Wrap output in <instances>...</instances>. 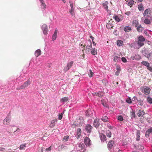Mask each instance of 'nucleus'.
Instances as JSON below:
<instances>
[{
    "mask_svg": "<svg viewBox=\"0 0 152 152\" xmlns=\"http://www.w3.org/2000/svg\"><path fill=\"white\" fill-rule=\"evenodd\" d=\"M31 84L30 80H28L27 81L25 82L24 83L20 86H18L17 88V90H20L24 89L26 88Z\"/></svg>",
    "mask_w": 152,
    "mask_h": 152,
    "instance_id": "obj_1",
    "label": "nucleus"
},
{
    "mask_svg": "<svg viewBox=\"0 0 152 152\" xmlns=\"http://www.w3.org/2000/svg\"><path fill=\"white\" fill-rule=\"evenodd\" d=\"M84 147L85 145L83 143H80L78 146L77 147V152H84L85 151Z\"/></svg>",
    "mask_w": 152,
    "mask_h": 152,
    "instance_id": "obj_2",
    "label": "nucleus"
},
{
    "mask_svg": "<svg viewBox=\"0 0 152 152\" xmlns=\"http://www.w3.org/2000/svg\"><path fill=\"white\" fill-rule=\"evenodd\" d=\"M152 12V9H147L145 11L143 14V16L146 18L148 17L151 15V13Z\"/></svg>",
    "mask_w": 152,
    "mask_h": 152,
    "instance_id": "obj_3",
    "label": "nucleus"
},
{
    "mask_svg": "<svg viewBox=\"0 0 152 152\" xmlns=\"http://www.w3.org/2000/svg\"><path fill=\"white\" fill-rule=\"evenodd\" d=\"M151 89L148 87H144L142 89V91L146 95H148L150 92Z\"/></svg>",
    "mask_w": 152,
    "mask_h": 152,
    "instance_id": "obj_4",
    "label": "nucleus"
},
{
    "mask_svg": "<svg viewBox=\"0 0 152 152\" xmlns=\"http://www.w3.org/2000/svg\"><path fill=\"white\" fill-rule=\"evenodd\" d=\"M10 117L9 115H8L5 118L3 121V124H4L6 125H8L10 124Z\"/></svg>",
    "mask_w": 152,
    "mask_h": 152,
    "instance_id": "obj_5",
    "label": "nucleus"
},
{
    "mask_svg": "<svg viewBox=\"0 0 152 152\" xmlns=\"http://www.w3.org/2000/svg\"><path fill=\"white\" fill-rule=\"evenodd\" d=\"M77 122L75 121L74 122V124L76 126H80L82 125V123L83 122L82 118L81 117L79 118L78 120H77Z\"/></svg>",
    "mask_w": 152,
    "mask_h": 152,
    "instance_id": "obj_6",
    "label": "nucleus"
},
{
    "mask_svg": "<svg viewBox=\"0 0 152 152\" xmlns=\"http://www.w3.org/2000/svg\"><path fill=\"white\" fill-rule=\"evenodd\" d=\"M41 28L43 31V34L45 35L47 34L48 28L47 26L45 24H43L41 26Z\"/></svg>",
    "mask_w": 152,
    "mask_h": 152,
    "instance_id": "obj_7",
    "label": "nucleus"
},
{
    "mask_svg": "<svg viewBox=\"0 0 152 152\" xmlns=\"http://www.w3.org/2000/svg\"><path fill=\"white\" fill-rule=\"evenodd\" d=\"M73 63V61H71L67 65V66L65 67L64 69V71L66 72L69 70L70 68L72 66V64Z\"/></svg>",
    "mask_w": 152,
    "mask_h": 152,
    "instance_id": "obj_8",
    "label": "nucleus"
},
{
    "mask_svg": "<svg viewBox=\"0 0 152 152\" xmlns=\"http://www.w3.org/2000/svg\"><path fill=\"white\" fill-rule=\"evenodd\" d=\"M70 145L67 144L63 145L61 146H59L58 147V150L60 151L61 149H68Z\"/></svg>",
    "mask_w": 152,
    "mask_h": 152,
    "instance_id": "obj_9",
    "label": "nucleus"
},
{
    "mask_svg": "<svg viewBox=\"0 0 152 152\" xmlns=\"http://www.w3.org/2000/svg\"><path fill=\"white\" fill-rule=\"evenodd\" d=\"M92 127L90 124H87L85 127V129L88 133H90L92 130Z\"/></svg>",
    "mask_w": 152,
    "mask_h": 152,
    "instance_id": "obj_10",
    "label": "nucleus"
},
{
    "mask_svg": "<svg viewBox=\"0 0 152 152\" xmlns=\"http://www.w3.org/2000/svg\"><path fill=\"white\" fill-rule=\"evenodd\" d=\"M152 132V128L148 129L146 132L145 136L146 137H148L149 136L150 134Z\"/></svg>",
    "mask_w": 152,
    "mask_h": 152,
    "instance_id": "obj_11",
    "label": "nucleus"
},
{
    "mask_svg": "<svg viewBox=\"0 0 152 152\" xmlns=\"http://www.w3.org/2000/svg\"><path fill=\"white\" fill-rule=\"evenodd\" d=\"M134 3V1L133 0H128L126 1V4L130 7H131Z\"/></svg>",
    "mask_w": 152,
    "mask_h": 152,
    "instance_id": "obj_12",
    "label": "nucleus"
},
{
    "mask_svg": "<svg viewBox=\"0 0 152 152\" xmlns=\"http://www.w3.org/2000/svg\"><path fill=\"white\" fill-rule=\"evenodd\" d=\"M88 42L90 45H87L86 47V53H88L89 51V50L92 47V44L91 42L89 41Z\"/></svg>",
    "mask_w": 152,
    "mask_h": 152,
    "instance_id": "obj_13",
    "label": "nucleus"
},
{
    "mask_svg": "<svg viewBox=\"0 0 152 152\" xmlns=\"http://www.w3.org/2000/svg\"><path fill=\"white\" fill-rule=\"evenodd\" d=\"M90 140L89 138L88 137H86L84 140V142L86 145H88L90 143Z\"/></svg>",
    "mask_w": 152,
    "mask_h": 152,
    "instance_id": "obj_14",
    "label": "nucleus"
},
{
    "mask_svg": "<svg viewBox=\"0 0 152 152\" xmlns=\"http://www.w3.org/2000/svg\"><path fill=\"white\" fill-rule=\"evenodd\" d=\"M145 114V113L143 110H140L137 113V115L138 116L140 117V116H142Z\"/></svg>",
    "mask_w": 152,
    "mask_h": 152,
    "instance_id": "obj_15",
    "label": "nucleus"
},
{
    "mask_svg": "<svg viewBox=\"0 0 152 152\" xmlns=\"http://www.w3.org/2000/svg\"><path fill=\"white\" fill-rule=\"evenodd\" d=\"M114 143V141H110L109 142L108 144V148L109 149H111L112 148L113 146Z\"/></svg>",
    "mask_w": 152,
    "mask_h": 152,
    "instance_id": "obj_16",
    "label": "nucleus"
},
{
    "mask_svg": "<svg viewBox=\"0 0 152 152\" xmlns=\"http://www.w3.org/2000/svg\"><path fill=\"white\" fill-rule=\"evenodd\" d=\"M57 32L58 30H56L52 37V40L53 41H54L56 39L57 37Z\"/></svg>",
    "mask_w": 152,
    "mask_h": 152,
    "instance_id": "obj_17",
    "label": "nucleus"
},
{
    "mask_svg": "<svg viewBox=\"0 0 152 152\" xmlns=\"http://www.w3.org/2000/svg\"><path fill=\"white\" fill-rule=\"evenodd\" d=\"M57 119H54L52 120L51 122V124L50 125V126L51 128H53L55 126L56 123L57 122Z\"/></svg>",
    "mask_w": 152,
    "mask_h": 152,
    "instance_id": "obj_18",
    "label": "nucleus"
},
{
    "mask_svg": "<svg viewBox=\"0 0 152 152\" xmlns=\"http://www.w3.org/2000/svg\"><path fill=\"white\" fill-rule=\"evenodd\" d=\"M97 119H96L94 120L93 124L96 128L98 127L99 126V123Z\"/></svg>",
    "mask_w": 152,
    "mask_h": 152,
    "instance_id": "obj_19",
    "label": "nucleus"
},
{
    "mask_svg": "<svg viewBox=\"0 0 152 152\" xmlns=\"http://www.w3.org/2000/svg\"><path fill=\"white\" fill-rule=\"evenodd\" d=\"M81 134V129L80 128H78L77 129V138H79Z\"/></svg>",
    "mask_w": 152,
    "mask_h": 152,
    "instance_id": "obj_20",
    "label": "nucleus"
},
{
    "mask_svg": "<svg viewBox=\"0 0 152 152\" xmlns=\"http://www.w3.org/2000/svg\"><path fill=\"white\" fill-rule=\"evenodd\" d=\"M91 53L93 55H95L97 54V52L96 49L95 48H92L91 49Z\"/></svg>",
    "mask_w": 152,
    "mask_h": 152,
    "instance_id": "obj_21",
    "label": "nucleus"
},
{
    "mask_svg": "<svg viewBox=\"0 0 152 152\" xmlns=\"http://www.w3.org/2000/svg\"><path fill=\"white\" fill-rule=\"evenodd\" d=\"M100 139L101 141L104 142V141H106V137L105 135L103 134H102L100 135Z\"/></svg>",
    "mask_w": 152,
    "mask_h": 152,
    "instance_id": "obj_22",
    "label": "nucleus"
},
{
    "mask_svg": "<svg viewBox=\"0 0 152 152\" xmlns=\"http://www.w3.org/2000/svg\"><path fill=\"white\" fill-rule=\"evenodd\" d=\"M140 132L139 130H137V137L136 138V140L137 141H139L140 140Z\"/></svg>",
    "mask_w": 152,
    "mask_h": 152,
    "instance_id": "obj_23",
    "label": "nucleus"
},
{
    "mask_svg": "<svg viewBox=\"0 0 152 152\" xmlns=\"http://www.w3.org/2000/svg\"><path fill=\"white\" fill-rule=\"evenodd\" d=\"M26 144H22L20 146L19 149L20 150H24L26 147Z\"/></svg>",
    "mask_w": 152,
    "mask_h": 152,
    "instance_id": "obj_24",
    "label": "nucleus"
},
{
    "mask_svg": "<svg viewBox=\"0 0 152 152\" xmlns=\"http://www.w3.org/2000/svg\"><path fill=\"white\" fill-rule=\"evenodd\" d=\"M40 54L41 51L39 49L37 50L35 52V55L36 57H38Z\"/></svg>",
    "mask_w": 152,
    "mask_h": 152,
    "instance_id": "obj_25",
    "label": "nucleus"
},
{
    "mask_svg": "<svg viewBox=\"0 0 152 152\" xmlns=\"http://www.w3.org/2000/svg\"><path fill=\"white\" fill-rule=\"evenodd\" d=\"M41 4V7L42 9H44L46 7V5L44 1L43 0H39Z\"/></svg>",
    "mask_w": 152,
    "mask_h": 152,
    "instance_id": "obj_26",
    "label": "nucleus"
},
{
    "mask_svg": "<svg viewBox=\"0 0 152 152\" xmlns=\"http://www.w3.org/2000/svg\"><path fill=\"white\" fill-rule=\"evenodd\" d=\"M131 28L129 26H125L124 28V30L126 32H129L131 30Z\"/></svg>",
    "mask_w": 152,
    "mask_h": 152,
    "instance_id": "obj_27",
    "label": "nucleus"
},
{
    "mask_svg": "<svg viewBox=\"0 0 152 152\" xmlns=\"http://www.w3.org/2000/svg\"><path fill=\"white\" fill-rule=\"evenodd\" d=\"M137 31L139 32H141L143 30V28L142 27L141 25H140L138 26L137 27Z\"/></svg>",
    "mask_w": 152,
    "mask_h": 152,
    "instance_id": "obj_28",
    "label": "nucleus"
},
{
    "mask_svg": "<svg viewBox=\"0 0 152 152\" xmlns=\"http://www.w3.org/2000/svg\"><path fill=\"white\" fill-rule=\"evenodd\" d=\"M68 100V98L67 97H65L61 99V102L62 103L65 102Z\"/></svg>",
    "mask_w": 152,
    "mask_h": 152,
    "instance_id": "obj_29",
    "label": "nucleus"
},
{
    "mask_svg": "<svg viewBox=\"0 0 152 152\" xmlns=\"http://www.w3.org/2000/svg\"><path fill=\"white\" fill-rule=\"evenodd\" d=\"M92 114V113L90 110H88L86 112V114L87 116H91Z\"/></svg>",
    "mask_w": 152,
    "mask_h": 152,
    "instance_id": "obj_30",
    "label": "nucleus"
},
{
    "mask_svg": "<svg viewBox=\"0 0 152 152\" xmlns=\"http://www.w3.org/2000/svg\"><path fill=\"white\" fill-rule=\"evenodd\" d=\"M117 45L119 46L123 45V42L121 40H118L117 41Z\"/></svg>",
    "mask_w": 152,
    "mask_h": 152,
    "instance_id": "obj_31",
    "label": "nucleus"
},
{
    "mask_svg": "<svg viewBox=\"0 0 152 152\" xmlns=\"http://www.w3.org/2000/svg\"><path fill=\"white\" fill-rule=\"evenodd\" d=\"M141 64H142L143 65H144L146 66L147 68L149 66V64L148 63V62L146 61H142L141 62Z\"/></svg>",
    "mask_w": 152,
    "mask_h": 152,
    "instance_id": "obj_32",
    "label": "nucleus"
},
{
    "mask_svg": "<svg viewBox=\"0 0 152 152\" xmlns=\"http://www.w3.org/2000/svg\"><path fill=\"white\" fill-rule=\"evenodd\" d=\"M137 42H134L133 43L129 45V46L131 48H137Z\"/></svg>",
    "mask_w": 152,
    "mask_h": 152,
    "instance_id": "obj_33",
    "label": "nucleus"
},
{
    "mask_svg": "<svg viewBox=\"0 0 152 152\" xmlns=\"http://www.w3.org/2000/svg\"><path fill=\"white\" fill-rule=\"evenodd\" d=\"M133 24L136 27L140 25L138 24V22L137 20H135L133 21Z\"/></svg>",
    "mask_w": 152,
    "mask_h": 152,
    "instance_id": "obj_34",
    "label": "nucleus"
},
{
    "mask_svg": "<svg viewBox=\"0 0 152 152\" xmlns=\"http://www.w3.org/2000/svg\"><path fill=\"white\" fill-rule=\"evenodd\" d=\"M137 44L138 45L139 48H140L144 45L143 42L140 41H138L137 42Z\"/></svg>",
    "mask_w": 152,
    "mask_h": 152,
    "instance_id": "obj_35",
    "label": "nucleus"
},
{
    "mask_svg": "<svg viewBox=\"0 0 152 152\" xmlns=\"http://www.w3.org/2000/svg\"><path fill=\"white\" fill-rule=\"evenodd\" d=\"M136 148L137 149H140V150H142L144 148V147L143 146H142L141 145H137L136 147Z\"/></svg>",
    "mask_w": 152,
    "mask_h": 152,
    "instance_id": "obj_36",
    "label": "nucleus"
},
{
    "mask_svg": "<svg viewBox=\"0 0 152 152\" xmlns=\"http://www.w3.org/2000/svg\"><path fill=\"white\" fill-rule=\"evenodd\" d=\"M101 120L104 122H107L108 121V118L107 116H104L102 117Z\"/></svg>",
    "mask_w": 152,
    "mask_h": 152,
    "instance_id": "obj_37",
    "label": "nucleus"
},
{
    "mask_svg": "<svg viewBox=\"0 0 152 152\" xmlns=\"http://www.w3.org/2000/svg\"><path fill=\"white\" fill-rule=\"evenodd\" d=\"M138 9L140 11H143L144 10V7L142 4L139 5L138 6Z\"/></svg>",
    "mask_w": 152,
    "mask_h": 152,
    "instance_id": "obj_38",
    "label": "nucleus"
},
{
    "mask_svg": "<svg viewBox=\"0 0 152 152\" xmlns=\"http://www.w3.org/2000/svg\"><path fill=\"white\" fill-rule=\"evenodd\" d=\"M106 134L107 136L109 137H110L111 136V133L109 130L106 131Z\"/></svg>",
    "mask_w": 152,
    "mask_h": 152,
    "instance_id": "obj_39",
    "label": "nucleus"
},
{
    "mask_svg": "<svg viewBox=\"0 0 152 152\" xmlns=\"http://www.w3.org/2000/svg\"><path fill=\"white\" fill-rule=\"evenodd\" d=\"M147 100L149 104H152V98L150 97H148L147 98Z\"/></svg>",
    "mask_w": 152,
    "mask_h": 152,
    "instance_id": "obj_40",
    "label": "nucleus"
},
{
    "mask_svg": "<svg viewBox=\"0 0 152 152\" xmlns=\"http://www.w3.org/2000/svg\"><path fill=\"white\" fill-rule=\"evenodd\" d=\"M138 41H142V42H144L145 39L142 36H140L138 38Z\"/></svg>",
    "mask_w": 152,
    "mask_h": 152,
    "instance_id": "obj_41",
    "label": "nucleus"
},
{
    "mask_svg": "<svg viewBox=\"0 0 152 152\" xmlns=\"http://www.w3.org/2000/svg\"><path fill=\"white\" fill-rule=\"evenodd\" d=\"M94 73L91 70H90L88 72V75L90 77H91L93 75Z\"/></svg>",
    "mask_w": 152,
    "mask_h": 152,
    "instance_id": "obj_42",
    "label": "nucleus"
},
{
    "mask_svg": "<svg viewBox=\"0 0 152 152\" xmlns=\"http://www.w3.org/2000/svg\"><path fill=\"white\" fill-rule=\"evenodd\" d=\"M126 102L128 103H131L132 102V100L130 97L127 98L126 99Z\"/></svg>",
    "mask_w": 152,
    "mask_h": 152,
    "instance_id": "obj_43",
    "label": "nucleus"
},
{
    "mask_svg": "<svg viewBox=\"0 0 152 152\" xmlns=\"http://www.w3.org/2000/svg\"><path fill=\"white\" fill-rule=\"evenodd\" d=\"M144 22L146 24H149L151 23V21L148 19H146L144 21Z\"/></svg>",
    "mask_w": 152,
    "mask_h": 152,
    "instance_id": "obj_44",
    "label": "nucleus"
},
{
    "mask_svg": "<svg viewBox=\"0 0 152 152\" xmlns=\"http://www.w3.org/2000/svg\"><path fill=\"white\" fill-rule=\"evenodd\" d=\"M131 118H134L135 117V113L134 111H133V110H132V112H131Z\"/></svg>",
    "mask_w": 152,
    "mask_h": 152,
    "instance_id": "obj_45",
    "label": "nucleus"
},
{
    "mask_svg": "<svg viewBox=\"0 0 152 152\" xmlns=\"http://www.w3.org/2000/svg\"><path fill=\"white\" fill-rule=\"evenodd\" d=\"M114 18L115 20L117 22H119L120 21V19L117 16H115L114 17Z\"/></svg>",
    "mask_w": 152,
    "mask_h": 152,
    "instance_id": "obj_46",
    "label": "nucleus"
},
{
    "mask_svg": "<svg viewBox=\"0 0 152 152\" xmlns=\"http://www.w3.org/2000/svg\"><path fill=\"white\" fill-rule=\"evenodd\" d=\"M73 11L74 8H71L69 10V13L72 16H73L74 15Z\"/></svg>",
    "mask_w": 152,
    "mask_h": 152,
    "instance_id": "obj_47",
    "label": "nucleus"
},
{
    "mask_svg": "<svg viewBox=\"0 0 152 152\" xmlns=\"http://www.w3.org/2000/svg\"><path fill=\"white\" fill-rule=\"evenodd\" d=\"M117 119L119 121H122L123 120V117L121 115H118V116Z\"/></svg>",
    "mask_w": 152,
    "mask_h": 152,
    "instance_id": "obj_48",
    "label": "nucleus"
},
{
    "mask_svg": "<svg viewBox=\"0 0 152 152\" xmlns=\"http://www.w3.org/2000/svg\"><path fill=\"white\" fill-rule=\"evenodd\" d=\"M69 137L68 136H64L63 139V141H66L69 139Z\"/></svg>",
    "mask_w": 152,
    "mask_h": 152,
    "instance_id": "obj_49",
    "label": "nucleus"
},
{
    "mask_svg": "<svg viewBox=\"0 0 152 152\" xmlns=\"http://www.w3.org/2000/svg\"><path fill=\"white\" fill-rule=\"evenodd\" d=\"M143 54L144 55V56L145 57H147V58H149L151 56V54L150 53H144Z\"/></svg>",
    "mask_w": 152,
    "mask_h": 152,
    "instance_id": "obj_50",
    "label": "nucleus"
},
{
    "mask_svg": "<svg viewBox=\"0 0 152 152\" xmlns=\"http://www.w3.org/2000/svg\"><path fill=\"white\" fill-rule=\"evenodd\" d=\"M107 4H108V2H106L105 3H104L103 4V5L104 6V8L106 10H107L108 8V7L107 6Z\"/></svg>",
    "mask_w": 152,
    "mask_h": 152,
    "instance_id": "obj_51",
    "label": "nucleus"
},
{
    "mask_svg": "<svg viewBox=\"0 0 152 152\" xmlns=\"http://www.w3.org/2000/svg\"><path fill=\"white\" fill-rule=\"evenodd\" d=\"M63 113H60L58 114V119L61 120L63 117Z\"/></svg>",
    "mask_w": 152,
    "mask_h": 152,
    "instance_id": "obj_52",
    "label": "nucleus"
},
{
    "mask_svg": "<svg viewBox=\"0 0 152 152\" xmlns=\"http://www.w3.org/2000/svg\"><path fill=\"white\" fill-rule=\"evenodd\" d=\"M120 58L119 57L117 56H115L114 57V61L115 62L118 61V59Z\"/></svg>",
    "mask_w": 152,
    "mask_h": 152,
    "instance_id": "obj_53",
    "label": "nucleus"
},
{
    "mask_svg": "<svg viewBox=\"0 0 152 152\" xmlns=\"http://www.w3.org/2000/svg\"><path fill=\"white\" fill-rule=\"evenodd\" d=\"M137 101L139 102V104L141 106L143 105V101L141 100H137Z\"/></svg>",
    "mask_w": 152,
    "mask_h": 152,
    "instance_id": "obj_54",
    "label": "nucleus"
},
{
    "mask_svg": "<svg viewBox=\"0 0 152 152\" xmlns=\"http://www.w3.org/2000/svg\"><path fill=\"white\" fill-rule=\"evenodd\" d=\"M51 146H50L48 148L46 149L45 150L47 151H50L51 149Z\"/></svg>",
    "mask_w": 152,
    "mask_h": 152,
    "instance_id": "obj_55",
    "label": "nucleus"
},
{
    "mask_svg": "<svg viewBox=\"0 0 152 152\" xmlns=\"http://www.w3.org/2000/svg\"><path fill=\"white\" fill-rule=\"evenodd\" d=\"M121 60L124 62H126V58L124 57H122L121 58Z\"/></svg>",
    "mask_w": 152,
    "mask_h": 152,
    "instance_id": "obj_56",
    "label": "nucleus"
},
{
    "mask_svg": "<svg viewBox=\"0 0 152 152\" xmlns=\"http://www.w3.org/2000/svg\"><path fill=\"white\" fill-rule=\"evenodd\" d=\"M147 69L152 72V67L150 66H149L147 67Z\"/></svg>",
    "mask_w": 152,
    "mask_h": 152,
    "instance_id": "obj_57",
    "label": "nucleus"
},
{
    "mask_svg": "<svg viewBox=\"0 0 152 152\" xmlns=\"http://www.w3.org/2000/svg\"><path fill=\"white\" fill-rule=\"evenodd\" d=\"M136 100H137V97L135 96H134L132 99V101H135Z\"/></svg>",
    "mask_w": 152,
    "mask_h": 152,
    "instance_id": "obj_58",
    "label": "nucleus"
},
{
    "mask_svg": "<svg viewBox=\"0 0 152 152\" xmlns=\"http://www.w3.org/2000/svg\"><path fill=\"white\" fill-rule=\"evenodd\" d=\"M69 3H70V6L71 7V8H73V4L72 2L71 1H69Z\"/></svg>",
    "mask_w": 152,
    "mask_h": 152,
    "instance_id": "obj_59",
    "label": "nucleus"
},
{
    "mask_svg": "<svg viewBox=\"0 0 152 152\" xmlns=\"http://www.w3.org/2000/svg\"><path fill=\"white\" fill-rule=\"evenodd\" d=\"M120 71L117 70V71H116V72H115L116 75H118L120 73Z\"/></svg>",
    "mask_w": 152,
    "mask_h": 152,
    "instance_id": "obj_60",
    "label": "nucleus"
},
{
    "mask_svg": "<svg viewBox=\"0 0 152 152\" xmlns=\"http://www.w3.org/2000/svg\"><path fill=\"white\" fill-rule=\"evenodd\" d=\"M5 148H4L0 147V151H4Z\"/></svg>",
    "mask_w": 152,
    "mask_h": 152,
    "instance_id": "obj_61",
    "label": "nucleus"
},
{
    "mask_svg": "<svg viewBox=\"0 0 152 152\" xmlns=\"http://www.w3.org/2000/svg\"><path fill=\"white\" fill-rule=\"evenodd\" d=\"M125 14L127 15H129L130 14V12L129 11H128L126 12L125 13Z\"/></svg>",
    "mask_w": 152,
    "mask_h": 152,
    "instance_id": "obj_62",
    "label": "nucleus"
},
{
    "mask_svg": "<svg viewBox=\"0 0 152 152\" xmlns=\"http://www.w3.org/2000/svg\"><path fill=\"white\" fill-rule=\"evenodd\" d=\"M102 105L104 106V107H106V104L105 103H104V102H103L102 101Z\"/></svg>",
    "mask_w": 152,
    "mask_h": 152,
    "instance_id": "obj_63",
    "label": "nucleus"
},
{
    "mask_svg": "<svg viewBox=\"0 0 152 152\" xmlns=\"http://www.w3.org/2000/svg\"><path fill=\"white\" fill-rule=\"evenodd\" d=\"M120 67H119V66H117V70H119V71H120Z\"/></svg>",
    "mask_w": 152,
    "mask_h": 152,
    "instance_id": "obj_64",
    "label": "nucleus"
}]
</instances>
